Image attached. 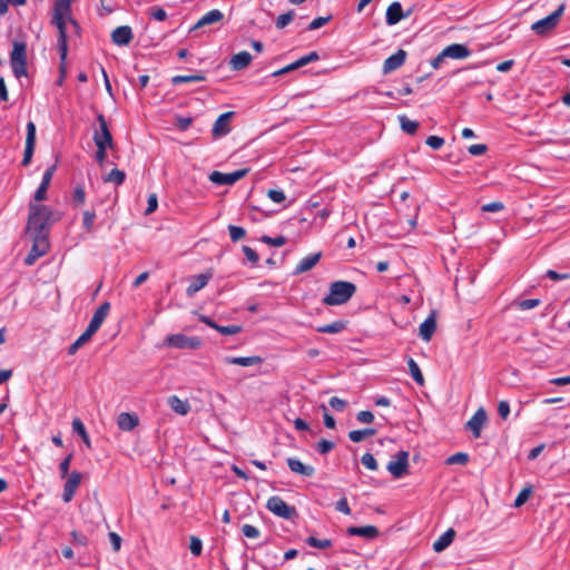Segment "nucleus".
<instances>
[{
	"instance_id": "obj_1",
	"label": "nucleus",
	"mask_w": 570,
	"mask_h": 570,
	"mask_svg": "<svg viewBox=\"0 0 570 570\" xmlns=\"http://www.w3.org/2000/svg\"><path fill=\"white\" fill-rule=\"evenodd\" d=\"M56 220L57 218H55L50 207L30 203L26 233L30 236H43L48 238L49 228Z\"/></svg>"
},
{
	"instance_id": "obj_2",
	"label": "nucleus",
	"mask_w": 570,
	"mask_h": 570,
	"mask_svg": "<svg viewBox=\"0 0 570 570\" xmlns=\"http://www.w3.org/2000/svg\"><path fill=\"white\" fill-rule=\"evenodd\" d=\"M356 293V285L347 281H335L330 285V293L323 298L328 306L345 304Z\"/></svg>"
},
{
	"instance_id": "obj_3",
	"label": "nucleus",
	"mask_w": 570,
	"mask_h": 570,
	"mask_svg": "<svg viewBox=\"0 0 570 570\" xmlns=\"http://www.w3.org/2000/svg\"><path fill=\"white\" fill-rule=\"evenodd\" d=\"M10 65L16 78L27 76V45L23 41H13L10 52Z\"/></svg>"
},
{
	"instance_id": "obj_4",
	"label": "nucleus",
	"mask_w": 570,
	"mask_h": 570,
	"mask_svg": "<svg viewBox=\"0 0 570 570\" xmlns=\"http://www.w3.org/2000/svg\"><path fill=\"white\" fill-rule=\"evenodd\" d=\"M266 508L275 515L292 520L297 515L296 508L288 505L281 497L273 495L267 500Z\"/></svg>"
},
{
	"instance_id": "obj_5",
	"label": "nucleus",
	"mask_w": 570,
	"mask_h": 570,
	"mask_svg": "<svg viewBox=\"0 0 570 570\" xmlns=\"http://www.w3.org/2000/svg\"><path fill=\"white\" fill-rule=\"evenodd\" d=\"M564 8H566V6L563 3L560 4L559 8L556 11H553L551 14H549L548 17H546L543 19L535 21L532 24L531 29L537 35H540V36H544V35L549 33L551 30H553L557 27L561 16L564 11Z\"/></svg>"
},
{
	"instance_id": "obj_6",
	"label": "nucleus",
	"mask_w": 570,
	"mask_h": 570,
	"mask_svg": "<svg viewBox=\"0 0 570 570\" xmlns=\"http://www.w3.org/2000/svg\"><path fill=\"white\" fill-rule=\"evenodd\" d=\"M386 469L395 479H400L407 474L409 452L403 450L399 451L395 454V459L389 462Z\"/></svg>"
},
{
	"instance_id": "obj_7",
	"label": "nucleus",
	"mask_w": 570,
	"mask_h": 570,
	"mask_svg": "<svg viewBox=\"0 0 570 570\" xmlns=\"http://www.w3.org/2000/svg\"><path fill=\"white\" fill-rule=\"evenodd\" d=\"M166 342L175 348L197 350L202 346V340L196 336H186L184 334H171L167 336Z\"/></svg>"
},
{
	"instance_id": "obj_8",
	"label": "nucleus",
	"mask_w": 570,
	"mask_h": 570,
	"mask_svg": "<svg viewBox=\"0 0 570 570\" xmlns=\"http://www.w3.org/2000/svg\"><path fill=\"white\" fill-rule=\"evenodd\" d=\"M33 244L29 254L24 258L26 265H32L39 257L43 256L49 249V240L43 236H31Z\"/></svg>"
},
{
	"instance_id": "obj_9",
	"label": "nucleus",
	"mask_w": 570,
	"mask_h": 570,
	"mask_svg": "<svg viewBox=\"0 0 570 570\" xmlns=\"http://www.w3.org/2000/svg\"><path fill=\"white\" fill-rule=\"evenodd\" d=\"M97 121L99 125V129L94 132V141L96 145L102 144L109 146V148L114 147L112 135L108 128L107 120L102 114H98Z\"/></svg>"
},
{
	"instance_id": "obj_10",
	"label": "nucleus",
	"mask_w": 570,
	"mask_h": 570,
	"mask_svg": "<svg viewBox=\"0 0 570 570\" xmlns=\"http://www.w3.org/2000/svg\"><path fill=\"white\" fill-rule=\"evenodd\" d=\"M247 173V168L238 169L236 171L228 174L215 170L209 175V179L212 183L217 185H233L239 179H242L244 176H246Z\"/></svg>"
},
{
	"instance_id": "obj_11",
	"label": "nucleus",
	"mask_w": 570,
	"mask_h": 570,
	"mask_svg": "<svg viewBox=\"0 0 570 570\" xmlns=\"http://www.w3.org/2000/svg\"><path fill=\"white\" fill-rule=\"evenodd\" d=\"M36 146V125L33 121L27 124V137L23 158L21 161L22 166H28L31 163Z\"/></svg>"
},
{
	"instance_id": "obj_12",
	"label": "nucleus",
	"mask_w": 570,
	"mask_h": 570,
	"mask_svg": "<svg viewBox=\"0 0 570 570\" xmlns=\"http://www.w3.org/2000/svg\"><path fill=\"white\" fill-rule=\"evenodd\" d=\"M488 421L487 412L483 407H479L472 417L465 423V429L471 431L475 439L480 438L481 431Z\"/></svg>"
},
{
	"instance_id": "obj_13",
	"label": "nucleus",
	"mask_w": 570,
	"mask_h": 570,
	"mask_svg": "<svg viewBox=\"0 0 570 570\" xmlns=\"http://www.w3.org/2000/svg\"><path fill=\"white\" fill-rule=\"evenodd\" d=\"M406 57L407 52L403 49H399L394 55L386 58L382 67L383 75L391 73L401 68L404 65Z\"/></svg>"
},
{
	"instance_id": "obj_14",
	"label": "nucleus",
	"mask_w": 570,
	"mask_h": 570,
	"mask_svg": "<svg viewBox=\"0 0 570 570\" xmlns=\"http://www.w3.org/2000/svg\"><path fill=\"white\" fill-rule=\"evenodd\" d=\"M234 116V111H227L222 114L214 122L212 135L214 138L226 136L230 131V119Z\"/></svg>"
},
{
	"instance_id": "obj_15",
	"label": "nucleus",
	"mask_w": 570,
	"mask_h": 570,
	"mask_svg": "<svg viewBox=\"0 0 570 570\" xmlns=\"http://www.w3.org/2000/svg\"><path fill=\"white\" fill-rule=\"evenodd\" d=\"M109 311H110L109 302H104L102 304H100V306L95 311V313L90 320V323L86 330H88L89 332L95 334L100 328L101 324L108 316Z\"/></svg>"
},
{
	"instance_id": "obj_16",
	"label": "nucleus",
	"mask_w": 570,
	"mask_h": 570,
	"mask_svg": "<svg viewBox=\"0 0 570 570\" xmlns=\"http://www.w3.org/2000/svg\"><path fill=\"white\" fill-rule=\"evenodd\" d=\"M63 485L62 500L68 503L72 500L80 482H81V473L78 471H72Z\"/></svg>"
},
{
	"instance_id": "obj_17",
	"label": "nucleus",
	"mask_w": 570,
	"mask_h": 570,
	"mask_svg": "<svg viewBox=\"0 0 570 570\" xmlns=\"http://www.w3.org/2000/svg\"><path fill=\"white\" fill-rule=\"evenodd\" d=\"M56 168H57V166L52 165V166L48 167L46 169V171L43 173L41 183H40L39 187L37 188V190L35 191V195H33V199L36 202H42V200H45L47 198V190H48V188L50 186V183H51V179H52L53 174L56 171Z\"/></svg>"
},
{
	"instance_id": "obj_18",
	"label": "nucleus",
	"mask_w": 570,
	"mask_h": 570,
	"mask_svg": "<svg viewBox=\"0 0 570 570\" xmlns=\"http://www.w3.org/2000/svg\"><path fill=\"white\" fill-rule=\"evenodd\" d=\"M411 11L403 13L402 6L400 2H392L386 10L385 20L389 26L399 23L403 18L409 17Z\"/></svg>"
},
{
	"instance_id": "obj_19",
	"label": "nucleus",
	"mask_w": 570,
	"mask_h": 570,
	"mask_svg": "<svg viewBox=\"0 0 570 570\" xmlns=\"http://www.w3.org/2000/svg\"><path fill=\"white\" fill-rule=\"evenodd\" d=\"M212 276L213 274L208 272L191 277L190 284L186 288L187 296L193 297L198 291L204 288L210 281Z\"/></svg>"
},
{
	"instance_id": "obj_20",
	"label": "nucleus",
	"mask_w": 570,
	"mask_h": 570,
	"mask_svg": "<svg viewBox=\"0 0 570 570\" xmlns=\"http://www.w3.org/2000/svg\"><path fill=\"white\" fill-rule=\"evenodd\" d=\"M132 38V30L129 26L117 27L111 33L112 42L118 46L129 45Z\"/></svg>"
},
{
	"instance_id": "obj_21",
	"label": "nucleus",
	"mask_w": 570,
	"mask_h": 570,
	"mask_svg": "<svg viewBox=\"0 0 570 570\" xmlns=\"http://www.w3.org/2000/svg\"><path fill=\"white\" fill-rule=\"evenodd\" d=\"M435 330H436V313H435V311H432V313L420 325L419 334L423 341L429 342L432 338Z\"/></svg>"
},
{
	"instance_id": "obj_22",
	"label": "nucleus",
	"mask_w": 570,
	"mask_h": 570,
	"mask_svg": "<svg viewBox=\"0 0 570 570\" xmlns=\"http://www.w3.org/2000/svg\"><path fill=\"white\" fill-rule=\"evenodd\" d=\"M321 257H322V253L317 252V253L311 254V255L302 258L298 262V264L296 265L293 274L299 275V274L311 271L320 262Z\"/></svg>"
},
{
	"instance_id": "obj_23",
	"label": "nucleus",
	"mask_w": 570,
	"mask_h": 570,
	"mask_svg": "<svg viewBox=\"0 0 570 570\" xmlns=\"http://www.w3.org/2000/svg\"><path fill=\"white\" fill-rule=\"evenodd\" d=\"M471 55V50L461 43H452L443 49V56L452 59H464Z\"/></svg>"
},
{
	"instance_id": "obj_24",
	"label": "nucleus",
	"mask_w": 570,
	"mask_h": 570,
	"mask_svg": "<svg viewBox=\"0 0 570 570\" xmlns=\"http://www.w3.org/2000/svg\"><path fill=\"white\" fill-rule=\"evenodd\" d=\"M348 535H357L367 540H373L379 537V529L375 525L365 527H348L346 529Z\"/></svg>"
},
{
	"instance_id": "obj_25",
	"label": "nucleus",
	"mask_w": 570,
	"mask_h": 570,
	"mask_svg": "<svg viewBox=\"0 0 570 570\" xmlns=\"http://www.w3.org/2000/svg\"><path fill=\"white\" fill-rule=\"evenodd\" d=\"M289 470L293 473L301 474L303 476H312L315 473V469L312 465L304 464L301 460L296 458H288L286 460Z\"/></svg>"
},
{
	"instance_id": "obj_26",
	"label": "nucleus",
	"mask_w": 570,
	"mask_h": 570,
	"mask_svg": "<svg viewBox=\"0 0 570 570\" xmlns=\"http://www.w3.org/2000/svg\"><path fill=\"white\" fill-rule=\"evenodd\" d=\"M139 423V419L135 413L122 412L117 417V425L121 431H131Z\"/></svg>"
},
{
	"instance_id": "obj_27",
	"label": "nucleus",
	"mask_w": 570,
	"mask_h": 570,
	"mask_svg": "<svg viewBox=\"0 0 570 570\" xmlns=\"http://www.w3.org/2000/svg\"><path fill=\"white\" fill-rule=\"evenodd\" d=\"M224 362L226 364H233V365H239V366H253L261 364L263 362V358L257 355L253 356H226L224 358Z\"/></svg>"
},
{
	"instance_id": "obj_28",
	"label": "nucleus",
	"mask_w": 570,
	"mask_h": 570,
	"mask_svg": "<svg viewBox=\"0 0 570 570\" xmlns=\"http://www.w3.org/2000/svg\"><path fill=\"white\" fill-rule=\"evenodd\" d=\"M253 57L248 51H240L234 55L230 59V67L233 70H243L249 66Z\"/></svg>"
},
{
	"instance_id": "obj_29",
	"label": "nucleus",
	"mask_w": 570,
	"mask_h": 570,
	"mask_svg": "<svg viewBox=\"0 0 570 570\" xmlns=\"http://www.w3.org/2000/svg\"><path fill=\"white\" fill-rule=\"evenodd\" d=\"M224 18V14L218 9H213L205 13L195 24L194 29L202 28L204 26L213 24L216 22H220Z\"/></svg>"
},
{
	"instance_id": "obj_30",
	"label": "nucleus",
	"mask_w": 570,
	"mask_h": 570,
	"mask_svg": "<svg viewBox=\"0 0 570 570\" xmlns=\"http://www.w3.org/2000/svg\"><path fill=\"white\" fill-rule=\"evenodd\" d=\"M455 531L453 529L446 530L436 541L433 543V550L441 552L445 550L454 540Z\"/></svg>"
},
{
	"instance_id": "obj_31",
	"label": "nucleus",
	"mask_w": 570,
	"mask_h": 570,
	"mask_svg": "<svg viewBox=\"0 0 570 570\" xmlns=\"http://www.w3.org/2000/svg\"><path fill=\"white\" fill-rule=\"evenodd\" d=\"M347 327V321L338 320L331 324L322 325L316 327V332L322 334H337L343 332Z\"/></svg>"
},
{
	"instance_id": "obj_32",
	"label": "nucleus",
	"mask_w": 570,
	"mask_h": 570,
	"mask_svg": "<svg viewBox=\"0 0 570 570\" xmlns=\"http://www.w3.org/2000/svg\"><path fill=\"white\" fill-rule=\"evenodd\" d=\"M168 405L170 409L180 415H186L190 411V405L187 401L180 400L176 395H171L168 397Z\"/></svg>"
},
{
	"instance_id": "obj_33",
	"label": "nucleus",
	"mask_w": 570,
	"mask_h": 570,
	"mask_svg": "<svg viewBox=\"0 0 570 570\" xmlns=\"http://www.w3.org/2000/svg\"><path fill=\"white\" fill-rule=\"evenodd\" d=\"M375 434H376V430L373 428H367V429H363V430H353L348 433V439L354 443H358V442H362L363 440L371 438Z\"/></svg>"
},
{
	"instance_id": "obj_34",
	"label": "nucleus",
	"mask_w": 570,
	"mask_h": 570,
	"mask_svg": "<svg viewBox=\"0 0 570 570\" xmlns=\"http://www.w3.org/2000/svg\"><path fill=\"white\" fill-rule=\"evenodd\" d=\"M71 425H72V431L81 438V440L87 445V448H91V442H90L89 435L86 431V428H85L82 421L79 417H75L72 420Z\"/></svg>"
},
{
	"instance_id": "obj_35",
	"label": "nucleus",
	"mask_w": 570,
	"mask_h": 570,
	"mask_svg": "<svg viewBox=\"0 0 570 570\" xmlns=\"http://www.w3.org/2000/svg\"><path fill=\"white\" fill-rule=\"evenodd\" d=\"M205 79H206V77L202 72H198L195 75H185V76L178 75V76H174L171 78V83L174 86H177V85L185 83V82H200V81H204Z\"/></svg>"
},
{
	"instance_id": "obj_36",
	"label": "nucleus",
	"mask_w": 570,
	"mask_h": 570,
	"mask_svg": "<svg viewBox=\"0 0 570 570\" xmlns=\"http://www.w3.org/2000/svg\"><path fill=\"white\" fill-rule=\"evenodd\" d=\"M92 333L86 330L69 347H68V354L73 355L77 353V351L83 346L86 343H88L91 337Z\"/></svg>"
},
{
	"instance_id": "obj_37",
	"label": "nucleus",
	"mask_w": 570,
	"mask_h": 570,
	"mask_svg": "<svg viewBox=\"0 0 570 570\" xmlns=\"http://www.w3.org/2000/svg\"><path fill=\"white\" fill-rule=\"evenodd\" d=\"M407 365H409V370H410V373H411V376L413 377V380L419 385H421V386L424 385V382H425L424 376H423L417 363L412 357H410L407 361Z\"/></svg>"
},
{
	"instance_id": "obj_38",
	"label": "nucleus",
	"mask_w": 570,
	"mask_h": 570,
	"mask_svg": "<svg viewBox=\"0 0 570 570\" xmlns=\"http://www.w3.org/2000/svg\"><path fill=\"white\" fill-rule=\"evenodd\" d=\"M399 120L401 124V128L404 132L409 135H414L417 131L420 126L417 121L411 120L404 115L400 116Z\"/></svg>"
},
{
	"instance_id": "obj_39",
	"label": "nucleus",
	"mask_w": 570,
	"mask_h": 570,
	"mask_svg": "<svg viewBox=\"0 0 570 570\" xmlns=\"http://www.w3.org/2000/svg\"><path fill=\"white\" fill-rule=\"evenodd\" d=\"M125 179H126L125 171H122L118 168H115L104 178V181L114 183L117 186H119V185L124 184Z\"/></svg>"
},
{
	"instance_id": "obj_40",
	"label": "nucleus",
	"mask_w": 570,
	"mask_h": 570,
	"mask_svg": "<svg viewBox=\"0 0 570 570\" xmlns=\"http://www.w3.org/2000/svg\"><path fill=\"white\" fill-rule=\"evenodd\" d=\"M305 542L309 547L318 548V549H327V548L332 547V541L330 539H317L313 535L306 538Z\"/></svg>"
},
{
	"instance_id": "obj_41",
	"label": "nucleus",
	"mask_w": 570,
	"mask_h": 570,
	"mask_svg": "<svg viewBox=\"0 0 570 570\" xmlns=\"http://www.w3.org/2000/svg\"><path fill=\"white\" fill-rule=\"evenodd\" d=\"M96 219V213L94 210H85L82 217V227L86 232L90 233L94 228V223Z\"/></svg>"
},
{
	"instance_id": "obj_42",
	"label": "nucleus",
	"mask_w": 570,
	"mask_h": 570,
	"mask_svg": "<svg viewBox=\"0 0 570 570\" xmlns=\"http://www.w3.org/2000/svg\"><path fill=\"white\" fill-rule=\"evenodd\" d=\"M261 242L264 243V244H267V245L279 247V246L285 245L287 239L283 235H279L277 237H271V236H267V235H263L261 237Z\"/></svg>"
},
{
	"instance_id": "obj_43",
	"label": "nucleus",
	"mask_w": 570,
	"mask_h": 570,
	"mask_svg": "<svg viewBox=\"0 0 570 570\" xmlns=\"http://www.w3.org/2000/svg\"><path fill=\"white\" fill-rule=\"evenodd\" d=\"M228 232H229L230 239L234 243L243 239L246 236L245 228H243L240 226L229 225L228 226Z\"/></svg>"
},
{
	"instance_id": "obj_44",
	"label": "nucleus",
	"mask_w": 570,
	"mask_h": 570,
	"mask_svg": "<svg viewBox=\"0 0 570 570\" xmlns=\"http://www.w3.org/2000/svg\"><path fill=\"white\" fill-rule=\"evenodd\" d=\"M293 19H294V11L289 10L288 12L283 13V14L277 17V19L275 21V26H276L277 29H283L288 23H291Z\"/></svg>"
},
{
	"instance_id": "obj_45",
	"label": "nucleus",
	"mask_w": 570,
	"mask_h": 570,
	"mask_svg": "<svg viewBox=\"0 0 570 570\" xmlns=\"http://www.w3.org/2000/svg\"><path fill=\"white\" fill-rule=\"evenodd\" d=\"M468 461H469V455L466 453L458 452L455 454L450 455L445 462H446V464L464 465L468 463Z\"/></svg>"
},
{
	"instance_id": "obj_46",
	"label": "nucleus",
	"mask_w": 570,
	"mask_h": 570,
	"mask_svg": "<svg viewBox=\"0 0 570 570\" xmlns=\"http://www.w3.org/2000/svg\"><path fill=\"white\" fill-rule=\"evenodd\" d=\"M531 493H532V488L531 487L523 488L519 492L518 497L514 500V507L519 508V507L523 505L528 501V499L530 498Z\"/></svg>"
},
{
	"instance_id": "obj_47",
	"label": "nucleus",
	"mask_w": 570,
	"mask_h": 570,
	"mask_svg": "<svg viewBox=\"0 0 570 570\" xmlns=\"http://www.w3.org/2000/svg\"><path fill=\"white\" fill-rule=\"evenodd\" d=\"M189 550L191 554L195 557H199L203 551V542L199 538L191 535L190 537V543H189Z\"/></svg>"
},
{
	"instance_id": "obj_48",
	"label": "nucleus",
	"mask_w": 570,
	"mask_h": 570,
	"mask_svg": "<svg viewBox=\"0 0 570 570\" xmlns=\"http://www.w3.org/2000/svg\"><path fill=\"white\" fill-rule=\"evenodd\" d=\"M216 331L218 333H220L222 335H235V334H238L242 331V326L240 325H235V324L227 325V326L217 325Z\"/></svg>"
},
{
	"instance_id": "obj_49",
	"label": "nucleus",
	"mask_w": 570,
	"mask_h": 570,
	"mask_svg": "<svg viewBox=\"0 0 570 570\" xmlns=\"http://www.w3.org/2000/svg\"><path fill=\"white\" fill-rule=\"evenodd\" d=\"M86 200V191L82 186H77L72 193V202L76 206L82 205Z\"/></svg>"
},
{
	"instance_id": "obj_50",
	"label": "nucleus",
	"mask_w": 570,
	"mask_h": 570,
	"mask_svg": "<svg viewBox=\"0 0 570 570\" xmlns=\"http://www.w3.org/2000/svg\"><path fill=\"white\" fill-rule=\"evenodd\" d=\"M361 462L363 465H365L368 470H372V471H375L379 468L375 458L371 453L363 454L361 458Z\"/></svg>"
},
{
	"instance_id": "obj_51",
	"label": "nucleus",
	"mask_w": 570,
	"mask_h": 570,
	"mask_svg": "<svg viewBox=\"0 0 570 570\" xmlns=\"http://www.w3.org/2000/svg\"><path fill=\"white\" fill-rule=\"evenodd\" d=\"M335 448V443L332 442V441H328V440H325V439H322L317 445H316V450L318 451V453L321 454H327L328 452H331L333 449Z\"/></svg>"
},
{
	"instance_id": "obj_52",
	"label": "nucleus",
	"mask_w": 570,
	"mask_h": 570,
	"mask_svg": "<svg viewBox=\"0 0 570 570\" xmlns=\"http://www.w3.org/2000/svg\"><path fill=\"white\" fill-rule=\"evenodd\" d=\"M242 532L246 538H249V539H256L261 534L259 530L252 524H244L242 527Z\"/></svg>"
},
{
	"instance_id": "obj_53",
	"label": "nucleus",
	"mask_w": 570,
	"mask_h": 570,
	"mask_svg": "<svg viewBox=\"0 0 570 570\" xmlns=\"http://www.w3.org/2000/svg\"><path fill=\"white\" fill-rule=\"evenodd\" d=\"M332 19V16L328 14L327 17H318L311 21V23L307 27V30H316L324 24H326Z\"/></svg>"
},
{
	"instance_id": "obj_54",
	"label": "nucleus",
	"mask_w": 570,
	"mask_h": 570,
	"mask_svg": "<svg viewBox=\"0 0 570 570\" xmlns=\"http://www.w3.org/2000/svg\"><path fill=\"white\" fill-rule=\"evenodd\" d=\"M72 460V453L68 454L59 464L60 476L63 479L69 475V466Z\"/></svg>"
},
{
	"instance_id": "obj_55",
	"label": "nucleus",
	"mask_w": 570,
	"mask_h": 570,
	"mask_svg": "<svg viewBox=\"0 0 570 570\" xmlns=\"http://www.w3.org/2000/svg\"><path fill=\"white\" fill-rule=\"evenodd\" d=\"M504 208V205L502 202H492L489 204H485L481 207V210L484 213H497Z\"/></svg>"
},
{
	"instance_id": "obj_56",
	"label": "nucleus",
	"mask_w": 570,
	"mask_h": 570,
	"mask_svg": "<svg viewBox=\"0 0 570 570\" xmlns=\"http://www.w3.org/2000/svg\"><path fill=\"white\" fill-rule=\"evenodd\" d=\"M321 409L323 411L324 425L327 429H334L336 425L335 419L328 413V410L324 404L321 405Z\"/></svg>"
},
{
	"instance_id": "obj_57",
	"label": "nucleus",
	"mask_w": 570,
	"mask_h": 570,
	"mask_svg": "<svg viewBox=\"0 0 570 570\" xmlns=\"http://www.w3.org/2000/svg\"><path fill=\"white\" fill-rule=\"evenodd\" d=\"M425 142L432 149L438 150L444 145V139L439 136H429Z\"/></svg>"
},
{
	"instance_id": "obj_58",
	"label": "nucleus",
	"mask_w": 570,
	"mask_h": 570,
	"mask_svg": "<svg viewBox=\"0 0 570 570\" xmlns=\"http://www.w3.org/2000/svg\"><path fill=\"white\" fill-rule=\"evenodd\" d=\"M191 122L193 118L183 116H177L175 120L176 127L181 131H185L191 125Z\"/></svg>"
},
{
	"instance_id": "obj_59",
	"label": "nucleus",
	"mask_w": 570,
	"mask_h": 570,
	"mask_svg": "<svg viewBox=\"0 0 570 570\" xmlns=\"http://www.w3.org/2000/svg\"><path fill=\"white\" fill-rule=\"evenodd\" d=\"M267 196L269 199H272L274 203H283L286 199V196L283 190L281 189H269L267 191Z\"/></svg>"
},
{
	"instance_id": "obj_60",
	"label": "nucleus",
	"mask_w": 570,
	"mask_h": 570,
	"mask_svg": "<svg viewBox=\"0 0 570 570\" xmlns=\"http://www.w3.org/2000/svg\"><path fill=\"white\" fill-rule=\"evenodd\" d=\"M328 403L333 410L340 412L344 411L345 407L347 406V402L337 396L331 397Z\"/></svg>"
},
{
	"instance_id": "obj_61",
	"label": "nucleus",
	"mask_w": 570,
	"mask_h": 570,
	"mask_svg": "<svg viewBox=\"0 0 570 570\" xmlns=\"http://www.w3.org/2000/svg\"><path fill=\"white\" fill-rule=\"evenodd\" d=\"M149 16L157 21H164L167 18V12L163 8L153 7L150 8Z\"/></svg>"
},
{
	"instance_id": "obj_62",
	"label": "nucleus",
	"mask_w": 570,
	"mask_h": 570,
	"mask_svg": "<svg viewBox=\"0 0 570 570\" xmlns=\"http://www.w3.org/2000/svg\"><path fill=\"white\" fill-rule=\"evenodd\" d=\"M546 276L550 279L558 282V281H566L570 278V273H558L553 269H548L546 273Z\"/></svg>"
},
{
	"instance_id": "obj_63",
	"label": "nucleus",
	"mask_w": 570,
	"mask_h": 570,
	"mask_svg": "<svg viewBox=\"0 0 570 570\" xmlns=\"http://www.w3.org/2000/svg\"><path fill=\"white\" fill-rule=\"evenodd\" d=\"M539 304H540V299L529 298V299H523V301L519 302L518 306L520 309L527 311V309L537 307Z\"/></svg>"
},
{
	"instance_id": "obj_64",
	"label": "nucleus",
	"mask_w": 570,
	"mask_h": 570,
	"mask_svg": "<svg viewBox=\"0 0 570 570\" xmlns=\"http://www.w3.org/2000/svg\"><path fill=\"white\" fill-rule=\"evenodd\" d=\"M488 150V147L487 145L484 144H475V145H471L469 148H468V151L473 155V156H481L483 154H485Z\"/></svg>"
}]
</instances>
